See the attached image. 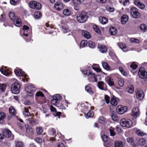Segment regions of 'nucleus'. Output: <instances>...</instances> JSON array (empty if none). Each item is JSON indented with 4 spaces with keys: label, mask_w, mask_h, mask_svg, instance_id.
Wrapping results in <instances>:
<instances>
[{
    "label": "nucleus",
    "mask_w": 147,
    "mask_h": 147,
    "mask_svg": "<svg viewBox=\"0 0 147 147\" xmlns=\"http://www.w3.org/2000/svg\"><path fill=\"white\" fill-rule=\"evenodd\" d=\"M94 115L93 111L92 110H90L86 115V118H88L92 117Z\"/></svg>",
    "instance_id": "obj_33"
},
{
    "label": "nucleus",
    "mask_w": 147,
    "mask_h": 147,
    "mask_svg": "<svg viewBox=\"0 0 147 147\" xmlns=\"http://www.w3.org/2000/svg\"><path fill=\"white\" fill-rule=\"evenodd\" d=\"M9 16L10 19L13 21H15V19L17 17L16 16L14 13L13 12H10L9 13Z\"/></svg>",
    "instance_id": "obj_28"
},
{
    "label": "nucleus",
    "mask_w": 147,
    "mask_h": 147,
    "mask_svg": "<svg viewBox=\"0 0 147 147\" xmlns=\"http://www.w3.org/2000/svg\"><path fill=\"white\" fill-rule=\"evenodd\" d=\"M138 67L137 65L134 62H133L130 65V67L133 69H136Z\"/></svg>",
    "instance_id": "obj_58"
},
{
    "label": "nucleus",
    "mask_w": 147,
    "mask_h": 147,
    "mask_svg": "<svg viewBox=\"0 0 147 147\" xmlns=\"http://www.w3.org/2000/svg\"><path fill=\"white\" fill-rule=\"evenodd\" d=\"M118 83L120 86H123L124 84V80L122 79H119L118 80Z\"/></svg>",
    "instance_id": "obj_49"
},
{
    "label": "nucleus",
    "mask_w": 147,
    "mask_h": 147,
    "mask_svg": "<svg viewBox=\"0 0 147 147\" xmlns=\"http://www.w3.org/2000/svg\"><path fill=\"white\" fill-rule=\"evenodd\" d=\"M130 13L132 16L135 18H138L140 16V14L138 12V9L135 7L131 8Z\"/></svg>",
    "instance_id": "obj_5"
},
{
    "label": "nucleus",
    "mask_w": 147,
    "mask_h": 147,
    "mask_svg": "<svg viewBox=\"0 0 147 147\" xmlns=\"http://www.w3.org/2000/svg\"><path fill=\"white\" fill-rule=\"evenodd\" d=\"M51 103L54 105H57L58 104L59 102L56 99L53 98L51 101Z\"/></svg>",
    "instance_id": "obj_51"
},
{
    "label": "nucleus",
    "mask_w": 147,
    "mask_h": 147,
    "mask_svg": "<svg viewBox=\"0 0 147 147\" xmlns=\"http://www.w3.org/2000/svg\"><path fill=\"white\" fill-rule=\"evenodd\" d=\"M111 118L112 120L114 121H117L118 119L117 116L115 113H113L111 115Z\"/></svg>",
    "instance_id": "obj_47"
},
{
    "label": "nucleus",
    "mask_w": 147,
    "mask_h": 147,
    "mask_svg": "<svg viewBox=\"0 0 147 147\" xmlns=\"http://www.w3.org/2000/svg\"><path fill=\"white\" fill-rule=\"evenodd\" d=\"M146 142V140L142 138L140 139L138 141L139 144L141 146H143L145 145Z\"/></svg>",
    "instance_id": "obj_40"
},
{
    "label": "nucleus",
    "mask_w": 147,
    "mask_h": 147,
    "mask_svg": "<svg viewBox=\"0 0 147 147\" xmlns=\"http://www.w3.org/2000/svg\"><path fill=\"white\" fill-rule=\"evenodd\" d=\"M115 147H123V143L120 141H116L115 142Z\"/></svg>",
    "instance_id": "obj_30"
},
{
    "label": "nucleus",
    "mask_w": 147,
    "mask_h": 147,
    "mask_svg": "<svg viewBox=\"0 0 147 147\" xmlns=\"http://www.w3.org/2000/svg\"><path fill=\"white\" fill-rule=\"evenodd\" d=\"M25 90L26 92H28L29 91L34 92L35 91V88L32 84L26 87L25 88Z\"/></svg>",
    "instance_id": "obj_18"
},
{
    "label": "nucleus",
    "mask_w": 147,
    "mask_h": 147,
    "mask_svg": "<svg viewBox=\"0 0 147 147\" xmlns=\"http://www.w3.org/2000/svg\"><path fill=\"white\" fill-rule=\"evenodd\" d=\"M127 107H123L121 106H118L116 109V112L119 114H122L127 111Z\"/></svg>",
    "instance_id": "obj_8"
},
{
    "label": "nucleus",
    "mask_w": 147,
    "mask_h": 147,
    "mask_svg": "<svg viewBox=\"0 0 147 147\" xmlns=\"http://www.w3.org/2000/svg\"><path fill=\"white\" fill-rule=\"evenodd\" d=\"M20 85L18 82H15L11 86V90L12 92L15 94H18L20 92Z\"/></svg>",
    "instance_id": "obj_3"
},
{
    "label": "nucleus",
    "mask_w": 147,
    "mask_h": 147,
    "mask_svg": "<svg viewBox=\"0 0 147 147\" xmlns=\"http://www.w3.org/2000/svg\"><path fill=\"white\" fill-rule=\"evenodd\" d=\"M23 113L24 115L26 117L29 116L30 115L28 109L26 108H24V110L23 111Z\"/></svg>",
    "instance_id": "obj_34"
},
{
    "label": "nucleus",
    "mask_w": 147,
    "mask_h": 147,
    "mask_svg": "<svg viewBox=\"0 0 147 147\" xmlns=\"http://www.w3.org/2000/svg\"><path fill=\"white\" fill-rule=\"evenodd\" d=\"M110 132L111 136H113L115 135V133L113 128L111 127L109 129Z\"/></svg>",
    "instance_id": "obj_57"
},
{
    "label": "nucleus",
    "mask_w": 147,
    "mask_h": 147,
    "mask_svg": "<svg viewBox=\"0 0 147 147\" xmlns=\"http://www.w3.org/2000/svg\"><path fill=\"white\" fill-rule=\"evenodd\" d=\"M6 117L5 113L3 112H0V119H4Z\"/></svg>",
    "instance_id": "obj_54"
},
{
    "label": "nucleus",
    "mask_w": 147,
    "mask_h": 147,
    "mask_svg": "<svg viewBox=\"0 0 147 147\" xmlns=\"http://www.w3.org/2000/svg\"><path fill=\"white\" fill-rule=\"evenodd\" d=\"M138 74L140 77L142 79H145L147 78V72L144 70L143 67H140Z\"/></svg>",
    "instance_id": "obj_7"
},
{
    "label": "nucleus",
    "mask_w": 147,
    "mask_h": 147,
    "mask_svg": "<svg viewBox=\"0 0 147 147\" xmlns=\"http://www.w3.org/2000/svg\"><path fill=\"white\" fill-rule=\"evenodd\" d=\"M98 48L100 52L102 53H105L107 51V48L105 45L99 44L98 45Z\"/></svg>",
    "instance_id": "obj_12"
},
{
    "label": "nucleus",
    "mask_w": 147,
    "mask_h": 147,
    "mask_svg": "<svg viewBox=\"0 0 147 147\" xmlns=\"http://www.w3.org/2000/svg\"><path fill=\"white\" fill-rule=\"evenodd\" d=\"M101 138L103 141L104 142H106L108 139V137L107 136L105 135H102L101 136Z\"/></svg>",
    "instance_id": "obj_52"
},
{
    "label": "nucleus",
    "mask_w": 147,
    "mask_h": 147,
    "mask_svg": "<svg viewBox=\"0 0 147 147\" xmlns=\"http://www.w3.org/2000/svg\"><path fill=\"white\" fill-rule=\"evenodd\" d=\"M88 18L87 13L84 11L82 12L81 13L77 15L76 18L78 21L80 23L85 22Z\"/></svg>",
    "instance_id": "obj_1"
},
{
    "label": "nucleus",
    "mask_w": 147,
    "mask_h": 147,
    "mask_svg": "<svg viewBox=\"0 0 147 147\" xmlns=\"http://www.w3.org/2000/svg\"><path fill=\"white\" fill-rule=\"evenodd\" d=\"M134 3L140 9H144L145 7V5L141 3L139 0H135Z\"/></svg>",
    "instance_id": "obj_14"
},
{
    "label": "nucleus",
    "mask_w": 147,
    "mask_h": 147,
    "mask_svg": "<svg viewBox=\"0 0 147 147\" xmlns=\"http://www.w3.org/2000/svg\"><path fill=\"white\" fill-rule=\"evenodd\" d=\"M72 2L75 5H78L80 4L78 0H73Z\"/></svg>",
    "instance_id": "obj_64"
},
{
    "label": "nucleus",
    "mask_w": 147,
    "mask_h": 147,
    "mask_svg": "<svg viewBox=\"0 0 147 147\" xmlns=\"http://www.w3.org/2000/svg\"><path fill=\"white\" fill-rule=\"evenodd\" d=\"M29 5L31 8L34 9L40 10L41 8V4L36 1H31L30 2Z\"/></svg>",
    "instance_id": "obj_4"
},
{
    "label": "nucleus",
    "mask_w": 147,
    "mask_h": 147,
    "mask_svg": "<svg viewBox=\"0 0 147 147\" xmlns=\"http://www.w3.org/2000/svg\"><path fill=\"white\" fill-rule=\"evenodd\" d=\"M98 121L100 123H103L105 122L104 119L103 117L100 116L98 118Z\"/></svg>",
    "instance_id": "obj_56"
},
{
    "label": "nucleus",
    "mask_w": 147,
    "mask_h": 147,
    "mask_svg": "<svg viewBox=\"0 0 147 147\" xmlns=\"http://www.w3.org/2000/svg\"><path fill=\"white\" fill-rule=\"evenodd\" d=\"M9 111L12 116H15L16 114V111L13 106H11L9 108Z\"/></svg>",
    "instance_id": "obj_24"
},
{
    "label": "nucleus",
    "mask_w": 147,
    "mask_h": 147,
    "mask_svg": "<svg viewBox=\"0 0 147 147\" xmlns=\"http://www.w3.org/2000/svg\"><path fill=\"white\" fill-rule=\"evenodd\" d=\"M104 84V82H99L98 83V86L100 89L101 90H104L103 89Z\"/></svg>",
    "instance_id": "obj_39"
},
{
    "label": "nucleus",
    "mask_w": 147,
    "mask_h": 147,
    "mask_svg": "<svg viewBox=\"0 0 147 147\" xmlns=\"http://www.w3.org/2000/svg\"><path fill=\"white\" fill-rule=\"evenodd\" d=\"M109 32L111 35H115L117 32V30L115 28L111 27L109 29Z\"/></svg>",
    "instance_id": "obj_21"
},
{
    "label": "nucleus",
    "mask_w": 147,
    "mask_h": 147,
    "mask_svg": "<svg viewBox=\"0 0 147 147\" xmlns=\"http://www.w3.org/2000/svg\"><path fill=\"white\" fill-rule=\"evenodd\" d=\"M119 101L118 99L116 98L115 97H113L111 98V104L113 106H116L117 105L118 101Z\"/></svg>",
    "instance_id": "obj_17"
},
{
    "label": "nucleus",
    "mask_w": 147,
    "mask_h": 147,
    "mask_svg": "<svg viewBox=\"0 0 147 147\" xmlns=\"http://www.w3.org/2000/svg\"><path fill=\"white\" fill-rule=\"evenodd\" d=\"M107 83L110 86L114 85V83L113 79H111L110 78H109L107 80Z\"/></svg>",
    "instance_id": "obj_43"
},
{
    "label": "nucleus",
    "mask_w": 147,
    "mask_h": 147,
    "mask_svg": "<svg viewBox=\"0 0 147 147\" xmlns=\"http://www.w3.org/2000/svg\"><path fill=\"white\" fill-rule=\"evenodd\" d=\"M14 72L16 75L18 76H22L24 77V78H22V80L23 81L28 82V78L27 77V75L26 74H24L23 72L21 70L19 69H15Z\"/></svg>",
    "instance_id": "obj_6"
},
{
    "label": "nucleus",
    "mask_w": 147,
    "mask_h": 147,
    "mask_svg": "<svg viewBox=\"0 0 147 147\" xmlns=\"http://www.w3.org/2000/svg\"><path fill=\"white\" fill-rule=\"evenodd\" d=\"M127 142L129 143H132L133 142V138H128L127 139Z\"/></svg>",
    "instance_id": "obj_63"
},
{
    "label": "nucleus",
    "mask_w": 147,
    "mask_h": 147,
    "mask_svg": "<svg viewBox=\"0 0 147 147\" xmlns=\"http://www.w3.org/2000/svg\"><path fill=\"white\" fill-rule=\"evenodd\" d=\"M34 15L35 18L38 19H40L41 17L42 14L40 11H37L34 13Z\"/></svg>",
    "instance_id": "obj_27"
},
{
    "label": "nucleus",
    "mask_w": 147,
    "mask_h": 147,
    "mask_svg": "<svg viewBox=\"0 0 147 147\" xmlns=\"http://www.w3.org/2000/svg\"><path fill=\"white\" fill-rule=\"evenodd\" d=\"M99 20L100 22L102 24H105L108 22V20L104 17H100L99 18Z\"/></svg>",
    "instance_id": "obj_22"
},
{
    "label": "nucleus",
    "mask_w": 147,
    "mask_h": 147,
    "mask_svg": "<svg viewBox=\"0 0 147 147\" xmlns=\"http://www.w3.org/2000/svg\"><path fill=\"white\" fill-rule=\"evenodd\" d=\"M48 132L51 135L54 136L56 133V130L55 128H50L48 130Z\"/></svg>",
    "instance_id": "obj_29"
},
{
    "label": "nucleus",
    "mask_w": 147,
    "mask_h": 147,
    "mask_svg": "<svg viewBox=\"0 0 147 147\" xmlns=\"http://www.w3.org/2000/svg\"><path fill=\"white\" fill-rule=\"evenodd\" d=\"M53 98L56 99L58 101L59 100H61V97L59 94H56L53 96Z\"/></svg>",
    "instance_id": "obj_46"
},
{
    "label": "nucleus",
    "mask_w": 147,
    "mask_h": 147,
    "mask_svg": "<svg viewBox=\"0 0 147 147\" xmlns=\"http://www.w3.org/2000/svg\"><path fill=\"white\" fill-rule=\"evenodd\" d=\"M14 21V23L16 26H20L21 25V20L18 17H17L15 19V21Z\"/></svg>",
    "instance_id": "obj_23"
},
{
    "label": "nucleus",
    "mask_w": 147,
    "mask_h": 147,
    "mask_svg": "<svg viewBox=\"0 0 147 147\" xmlns=\"http://www.w3.org/2000/svg\"><path fill=\"white\" fill-rule=\"evenodd\" d=\"M0 71L5 76H7L8 74L7 72L3 68H0Z\"/></svg>",
    "instance_id": "obj_53"
},
{
    "label": "nucleus",
    "mask_w": 147,
    "mask_h": 147,
    "mask_svg": "<svg viewBox=\"0 0 147 147\" xmlns=\"http://www.w3.org/2000/svg\"><path fill=\"white\" fill-rule=\"evenodd\" d=\"M85 89L86 91L89 92L91 95H92L93 94V92L91 88L88 86L87 85L85 86Z\"/></svg>",
    "instance_id": "obj_35"
},
{
    "label": "nucleus",
    "mask_w": 147,
    "mask_h": 147,
    "mask_svg": "<svg viewBox=\"0 0 147 147\" xmlns=\"http://www.w3.org/2000/svg\"><path fill=\"white\" fill-rule=\"evenodd\" d=\"M106 9L108 11H109L110 12H113L114 11V9L113 8L110 7L109 6H107L106 7Z\"/></svg>",
    "instance_id": "obj_61"
},
{
    "label": "nucleus",
    "mask_w": 147,
    "mask_h": 147,
    "mask_svg": "<svg viewBox=\"0 0 147 147\" xmlns=\"http://www.w3.org/2000/svg\"><path fill=\"white\" fill-rule=\"evenodd\" d=\"M105 99L107 103H109L110 102V99L109 96L107 95L105 96Z\"/></svg>",
    "instance_id": "obj_62"
},
{
    "label": "nucleus",
    "mask_w": 147,
    "mask_h": 147,
    "mask_svg": "<svg viewBox=\"0 0 147 147\" xmlns=\"http://www.w3.org/2000/svg\"><path fill=\"white\" fill-rule=\"evenodd\" d=\"M128 20V17L127 15H124L121 18V22L122 24H125Z\"/></svg>",
    "instance_id": "obj_20"
},
{
    "label": "nucleus",
    "mask_w": 147,
    "mask_h": 147,
    "mask_svg": "<svg viewBox=\"0 0 147 147\" xmlns=\"http://www.w3.org/2000/svg\"><path fill=\"white\" fill-rule=\"evenodd\" d=\"M82 35L85 38L89 39L91 37V35L86 30H81Z\"/></svg>",
    "instance_id": "obj_16"
},
{
    "label": "nucleus",
    "mask_w": 147,
    "mask_h": 147,
    "mask_svg": "<svg viewBox=\"0 0 147 147\" xmlns=\"http://www.w3.org/2000/svg\"><path fill=\"white\" fill-rule=\"evenodd\" d=\"M136 97L140 100H142L144 97L143 91L140 89H137L136 91Z\"/></svg>",
    "instance_id": "obj_9"
},
{
    "label": "nucleus",
    "mask_w": 147,
    "mask_h": 147,
    "mask_svg": "<svg viewBox=\"0 0 147 147\" xmlns=\"http://www.w3.org/2000/svg\"><path fill=\"white\" fill-rule=\"evenodd\" d=\"M93 28L95 31L98 34H100L101 33V31L100 30L99 28L97 26V25H94L93 26Z\"/></svg>",
    "instance_id": "obj_36"
},
{
    "label": "nucleus",
    "mask_w": 147,
    "mask_h": 147,
    "mask_svg": "<svg viewBox=\"0 0 147 147\" xmlns=\"http://www.w3.org/2000/svg\"><path fill=\"white\" fill-rule=\"evenodd\" d=\"M3 135L7 138H10L11 136V133L10 131L8 129H5L3 131Z\"/></svg>",
    "instance_id": "obj_13"
},
{
    "label": "nucleus",
    "mask_w": 147,
    "mask_h": 147,
    "mask_svg": "<svg viewBox=\"0 0 147 147\" xmlns=\"http://www.w3.org/2000/svg\"><path fill=\"white\" fill-rule=\"evenodd\" d=\"M16 147H23V143L21 142H18L16 144Z\"/></svg>",
    "instance_id": "obj_60"
},
{
    "label": "nucleus",
    "mask_w": 147,
    "mask_h": 147,
    "mask_svg": "<svg viewBox=\"0 0 147 147\" xmlns=\"http://www.w3.org/2000/svg\"><path fill=\"white\" fill-rule=\"evenodd\" d=\"M36 131L38 135H41L43 132V129L42 127L39 126L36 127Z\"/></svg>",
    "instance_id": "obj_26"
},
{
    "label": "nucleus",
    "mask_w": 147,
    "mask_h": 147,
    "mask_svg": "<svg viewBox=\"0 0 147 147\" xmlns=\"http://www.w3.org/2000/svg\"><path fill=\"white\" fill-rule=\"evenodd\" d=\"M136 122L133 123L131 120L129 119H123L120 122V124L123 127H126L128 128L130 127L132 125H135Z\"/></svg>",
    "instance_id": "obj_2"
},
{
    "label": "nucleus",
    "mask_w": 147,
    "mask_h": 147,
    "mask_svg": "<svg viewBox=\"0 0 147 147\" xmlns=\"http://www.w3.org/2000/svg\"><path fill=\"white\" fill-rule=\"evenodd\" d=\"M136 133L137 135L140 136H143L146 134V133L144 132L141 131L140 130H138L136 131Z\"/></svg>",
    "instance_id": "obj_41"
},
{
    "label": "nucleus",
    "mask_w": 147,
    "mask_h": 147,
    "mask_svg": "<svg viewBox=\"0 0 147 147\" xmlns=\"http://www.w3.org/2000/svg\"><path fill=\"white\" fill-rule=\"evenodd\" d=\"M28 120L30 124L32 125H35L38 123V120L36 119H32L31 118H29Z\"/></svg>",
    "instance_id": "obj_25"
},
{
    "label": "nucleus",
    "mask_w": 147,
    "mask_h": 147,
    "mask_svg": "<svg viewBox=\"0 0 147 147\" xmlns=\"http://www.w3.org/2000/svg\"><path fill=\"white\" fill-rule=\"evenodd\" d=\"M20 2L19 0H10V3L13 5H15L19 3Z\"/></svg>",
    "instance_id": "obj_44"
},
{
    "label": "nucleus",
    "mask_w": 147,
    "mask_h": 147,
    "mask_svg": "<svg viewBox=\"0 0 147 147\" xmlns=\"http://www.w3.org/2000/svg\"><path fill=\"white\" fill-rule=\"evenodd\" d=\"M88 79L90 81H92L93 82L94 81H95L96 82H97V78L96 77L95 74L89 71H88Z\"/></svg>",
    "instance_id": "obj_10"
},
{
    "label": "nucleus",
    "mask_w": 147,
    "mask_h": 147,
    "mask_svg": "<svg viewBox=\"0 0 147 147\" xmlns=\"http://www.w3.org/2000/svg\"><path fill=\"white\" fill-rule=\"evenodd\" d=\"M87 44V42L85 40H82L81 41L80 46L81 47H84L86 46Z\"/></svg>",
    "instance_id": "obj_42"
},
{
    "label": "nucleus",
    "mask_w": 147,
    "mask_h": 147,
    "mask_svg": "<svg viewBox=\"0 0 147 147\" xmlns=\"http://www.w3.org/2000/svg\"><path fill=\"white\" fill-rule=\"evenodd\" d=\"M63 15L66 16H68L71 14V11L68 9H65L63 11Z\"/></svg>",
    "instance_id": "obj_31"
},
{
    "label": "nucleus",
    "mask_w": 147,
    "mask_h": 147,
    "mask_svg": "<svg viewBox=\"0 0 147 147\" xmlns=\"http://www.w3.org/2000/svg\"><path fill=\"white\" fill-rule=\"evenodd\" d=\"M54 7L55 9L57 10L60 11L63 9V6L62 3L60 2H57L54 5Z\"/></svg>",
    "instance_id": "obj_15"
},
{
    "label": "nucleus",
    "mask_w": 147,
    "mask_h": 147,
    "mask_svg": "<svg viewBox=\"0 0 147 147\" xmlns=\"http://www.w3.org/2000/svg\"><path fill=\"white\" fill-rule=\"evenodd\" d=\"M102 65L103 67L105 69L109 70L110 69V68L108 64L106 62H102Z\"/></svg>",
    "instance_id": "obj_32"
},
{
    "label": "nucleus",
    "mask_w": 147,
    "mask_h": 147,
    "mask_svg": "<svg viewBox=\"0 0 147 147\" xmlns=\"http://www.w3.org/2000/svg\"><path fill=\"white\" fill-rule=\"evenodd\" d=\"M6 86L5 84H0V90L3 92H4L5 91Z\"/></svg>",
    "instance_id": "obj_37"
},
{
    "label": "nucleus",
    "mask_w": 147,
    "mask_h": 147,
    "mask_svg": "<svg viewBox=\"0 0 147 147\" xmlns=\"http://www.w3.org/2000/svg\"><path fill=\"white\" fill-rule=\"evenodd\" d=\"M126 91L128 93L131 94L134 91V86L133 85H130L128 86L126 88Z\"/></svg>",
    "instance_id": "obj_19"
},
{
    "label": "nucleus",
    "mask_w": 147,
    "mask_h": 147,
    "mask_svg": "<svg viewBox=\"0 0 147 147\" xmlns=\"http://www.w3.org/2000/svg\"><path fill=\"white\" fill-rule=\"evenodd\" d=\"M130 41L131 42H134L136 43H139L140 42L139 40L134 38H131L130 39Z\"/></svg>",
    "instance_id": "obj_55"
},
{
    "label": "nucleus",
    "mask_w": 147,
    "mask_h": 147,
    "mask_svg": "<svg viewBox=\"0 0 147 147\" xmlns=\"http://www.w3.org/2000/svg\"><path fill=\"white\" fill-rule=\"evenodd\" d=\"M140 28L141 30L144 32H145L147 30L146 26L145 24H142L140 26Z\"/></svg>",
    "instance_id": "obj_38"
},
{
    "label": "nucleus",
    "mask_w": 147,
    "mask_h": 147,
    "mask_svg": "<svg viewBox=\"0 0 147 147\" xmlns=\"http://www.w3.org/2000/svg\"><path fill=\"white\" fill-rule=\"evenodd\" d=\"M140 113L139 109L138 107H136L133 109L131 115L135 118H136Z\"/></svg>",
    "instance_id": "obj_11"
},
{
    "label": "nucleus",
    "mask_w": 147,
    "mask_h": 147,
    "mask_svg": "<svg viewBox=\"0 0 147 147\" xmlns=\"http://www.w3.org/2000/svg\"><path fill=\"white\" fill-rule=\"evenodd\" d=\"M34 140L36 142L38 143H41L42 141V139L40 137L36 138H34Z\"/></svg>",
    "instance_id": "obj_59"
},
{
    "label": "nucleus",
    "mask_w": 147,
    "mask_h": 147,
    "mask_svg": "<svg viewBox=\"0 0 147 147\" xmlns=\"http://www.w3.org/2000/svg\"><path fill=\"white\" fill-rule=\"evenodd\" d=\"M120 48L124 51L126 52L127 50L126 49V46L124 43L121 44L119 46Z\"/></svg>",
    "instance_id": "obj_45"
},
{
    "label": "nucleus",
    "mask_w": 147,
    "mask_h": 147,
    "mask_svg": "<svg viewBox=\"0 0 147 147\" xmlns=\"http://www.w3.org/2000/svg\"><path fill=\"white\" fill-rule=\"evenodd\" d=\"M36 96H41L42 97H43L44 96V95L42 92L40 91H38L37 92L36 94Z\"/></svg>",
    "instance_id": "obj_50"
},
{
    "label": "nucleus",
    "mask_w": 147,
    "mask_h": 147,
    "mask_svg": "<svg viewBox=\"0 0 147 147\" xmlns=\"http://www.w3.org/2000/svg\"><path fill=\"white\" fill-rule=\"evenodd\" d=\"M88 46L91 48H94L95 47L94 43L92 41H90L88 43Z\"/></svg>",
    "instance_id": "obj_48"
}]
</instances>
